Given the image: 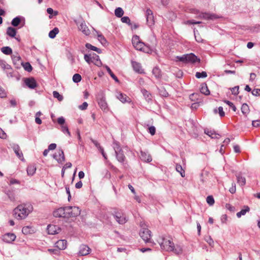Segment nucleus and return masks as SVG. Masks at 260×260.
Wrapping results in <instances>:
<instances>
[{"instance_id": "9d476101", "label": "nucleus", "mask_w": 260, "mask_h": 260, "mask_svg": "<svg viewBox=\"0 0 260 260\" xmlns=\"http://www.w3.org/2000/svg\"><path fill=\"white\" fill-rule=\"evenodd\" d=\"M196 17L197 18L203 19L205 20H214L218 18L214 14L206 12H201L200 15H197Z\"/></svg>"}, {"instance_id": "4468645a", "label": "nucleus", "mask_w": 260, "mask_h": 260, "mask_svg": "<svg viewBox=\"0 0 260 260\" xmlns=\"http://www.w3.org/2000/svg\"><path fill=\"white\" fill-rule=\"evenodd\" d=\"M53 157L59 164H61L65 160L64 153L62 149H60L58 150V154H57L56 153L54 154Z\"/></svg>"}, {"instance_id": "58836bf2", "label": "nucleus", "mask_w": 260, "mask_h": 260, "mask_svg": "<svg viewBox=\"0 0 260 260\" xmlns=\"http://www.w3.org/2000/svg\"><path fill=\"white\" fill-rule=\"evenodd\" d=\"M124 14V11L120 7L117 8L115 10V15L116 17L120 18Z\"/></svg>"}, {"instance_id": "603ef678", "label": "nucleus", "mask_w": 260, "mask_h": 260, "mask_svg": "<svg viewBox=\"0 0 260 260\" xmlns=\"http://www.w3.org/2000/svg\"><path fill=\"white\" fill-rule=\"evenodd\" d=\"M207 76V73L203 71L202 72H197L196 74V77L197 78H206Z\"/></svg>"}, {"instance_id": "9b49d317", "label": "nucleus", "mask_w": 260, "mask_h": 260, "mask_svg": "<svg viewBox=\"0 0 260 260\" xmlns=\"http://www.w3.org/2000/svg\"><path fill=\"white\" fill-rule=\"evenodd\" d=\"M113 215L117 222L119 224H124L127 221L125 216L122 213L118 211H115L113 213Z\"/></svg>"}, {"instance_id": "72a5a7b5", "label": "nucleus", "mask_w": 260, "mask_h": 260, "mask_svg": "<svg viewBox=\"0 0 260 260\" xmlns=\"http://www.w3.org/2000/svg\"><path fill=\"white\" fill-rule=\"evenodd\" d=\"M85 47L87 49L96 51L98 53H102V50L100 48H98L96 47H95L89 43H86L85 44Z\"/></svg>"}, {"instance_id": "79ce46f5", "label": "nucleus", "mask_w": 260, "mask_h": 260, "mask_svg": "<svg viewBox=\"0 0 260 260\" xmlns=\"http://www.w3.org/2000/svg\"><path fill=\"white\" fill-rule=\"evenodd\" d=\"M213 112L215 114L218 113L221 117H222L225 115L224 112L223 111V108L222 107H218V110L217 109H214Z\"/></svg>"}, {"instance_id": "6e6552de", "label": "nucleus", "mask_w": 260, "mask_h": 260, "mask_svg": "<svg viewBox=\"0 0 260 260\" xmlns=\"http://www.w3.org/2000/svg\"><path fill=\"white\" fill-rule=\"evenodd\" d=\"M76 25L78 26L79 30L81 31L83 34L86 36H88L90 34V31L86 25L84 20L75 21Z\"/></svg>"}, {"instance_id": "f8f14e48", "label": "nucleus", "mask_w": 260, "mask_h": 260, "mask_svg": "<svg viewBox=\"0 0 260 260\" xmlns=\"http://www.w3.org/2000/svg\"><path fill=\"white\" fill-rule=\"evenodd\" d=\"M66 207H61L57 209L53 212V216L55 217H64L67 218L66 215Z\"/></svg>"}, {"instance_id": "0e129e2a", "label": "nucleus", "mask_w": 260, "mask_h": 260, "mask_svg": "<svg viewBox=\"0 0 260 260\" xmlns=\"http://www.w3.org/2000/svg\"><path fill=\"white\" fill-rule=\"evenodd\" d=\"M225 208H226V209H227L228 210H229V211H230L231 212H234L235 210V207L233 206L232 205H231L230 204H226Z\"/></svg>"}, {"instance_id": "c9c22d12", "label": "nucleus", "mask_w": 260, "mask_h": 260, "mask_svg": "<svg viewBox=\"0 0 260 260\" xmlns=\"http://www.w3.org/2000/svg\"><path fill=\"white\" fill-rule=\"evenodd\" d=\"M98 35V40L103 44L106 45L107 44V41L104 36L100 32H96Z\"/></svg>"}, {"instance_id": "dca6fc26", "label": "nucleus", "mask_w": 260, "mask_h": 260, "mask_svg": "<svg viewBox=\"0 0 260 260\" xmlns=\"http://www.w3.org/2000/svg\"><path fill=\"white\" fill-rule=\"evenodd\" d=\"M91 251V249L85 244H82L79 248V253L80 255L85 256L88 255Z\"/></svg>"}, {"instance_id": "7c9ffc66", "label": "nucleus", "mask_w": 260, "mask_h": 260, "mask_svg": "<svg viewBox=\"0 0 260 260\" xmlns=\"http://www.w3.org/2000/svg\"><path fill=\"white\" fill-rule=\"evenodd\" d=\"M6 33L9 36L14 38L16 35V29L12 27H9L7 29Z\"/></svg>"}, {"instance_id": "7ed1b4c3", "label": "nucleus", "mask_w": 260, "mask_h": 260, "mask_svg": "<svg viewBox=\"0 0 260 260\" xmlns=\"http://www.w3.org/2000/svg\"><path fill=\"white\" fill-rule=\"evenodd\" d=\"M176 58L179 61L184 63H195L196 61H200V59L193 53L186 54L182 56H177Z\"/></svg>"}, {"instance_id": "c756f323", "label": "nucleus", "mask_w": 260, "mask_h": 260, "mask_svg": "<svg viewBox=\"0 0 260 260\" xmlns=\"http://www.w3.org/2000/svg\"><path fill=\"white\" fill-rule=\"evenodd\" d=\"M200 91L202 93L206 95L210 94V91L206 83H203L201 85V87L200 88Z\"/></svg>"}, {"instance_id": "ddd939ff", "label": "nucleus", "mask_w": 260, "mask_h": 260, "mask_svg": "<svg viewBox=\"0 0 260 260\" xmlns=\"http://www.w3.org/2000/svg\"><path fill=\"white\" fill-rule=\"evenodd\" d=\"M16 236L13 233H8L3 236L2 240L6 243H11L15 241Z\"/></svg>"}, {"instance_id": "f257e3e1", "label": "nucleus", "mask_w": 260, "mask_h": 260, "mask_svg": "<svg viewBox=\"0 0 260 260\" xmlns=\"http://www.w3.org/2000/svg\"><path fill=\"white\" fill-rule=\"evenodd\" d=\"M32 210L33 207L31 204H21L18 205L14 209V215L15 217L18 219H24L28 215Z\"/></svg>"}, {"instance_id": "de8ad7c7", "label": "nucleus", "mask_w": 260, "mask_h": 260, "mask_svg": "<svg viewBox=\"0 0 260 260\" xmlns=\"http://www.w3.org/2000/svg\"><path fill=\"white\" fill-rule=\"evenodd\" d=\"M159 93L161 96L164 97H168L169 96L168 92L164 87L159 88Z\"/></svg>"}, {"instance_id": "39448f33", "label": "nucleus", "mask_w": 260, "mask_h": 260, "mask_svg": "<svg viewBox=\"0 0 260 260\" xmlns=\"http://www.w3.org/2000/svg\"><path fill=\"white\" fill-rule=\"evenodd\" d=\"M66 213L67 218L76 217L80 214V210L78 207L67 206Z\"/></svg>"}, {"instance_id": "cd10ccee", "label": "nucleus", "mask_w": 260, "mask_h": 260, "mask_svg": "<svg viewBox=\"0 0 260 260\" xmlns=\"http://www.w3.org/2000/svg\"><path fill=\"white\" fill-rule=\"evenodd\" d=\"M92 61H94L93 63L97 66H100L102 64V62L100 59L99 56L95 53L91 54Z\"/></svg>"}, {"instance_id": "412c9836", "label": "nucleus", "mask_w": 260, "mask_h": 260, "mask_svg": "<svg viewBox=\"0 0 260 260\" xmlns=\"http://www.w3.org/2000/svg\"><path fill=\"white\" fill-rule=\"evenodd\" d=\"M115 153L117 160L120 163L123 164L126 158L124 154L123 150H121L120 151H116Z\"/></svg>"}, {"instance_id": "1a4fd4ad", "label": "nucleus", "mask_w": 260, "mask_h": 260, "mask_svg": "<svg viewBox=\"0 0 260 260\" xmlns=\"http://www.w3.org/2000/svg\"><path fill=\"white\" fill-rule=\"evenodd\" d=\"M147 24L149 27H151L154 24V19L152 11L150 9H147L145 13Z\"/></svg>"}, {"instance_id": "6e6d98bb", "label": "nucleus", "mask_w": 260, "mask_h": 260, "mask_svg": "<svg viewBox=\"0 0 260 260\" xmlns=\"http://www.w3.org/2000/svg\"><path fill=\"white\" fill-rule=\"evenodd\" d=\"M121 20L123 23H127L128 25L131 24V20H130L129 18L127 16H124L123 17H121Z\"/></svg>"}, {"instance_id": "e2e57ef3", "label": "nucleus", "mask_w": 260, "mask_h": 260, "mask_svg": "<svg viewBox=\"0 0 260 260\" xmlns=\"http://www.w3.org/2000/svg\"><path fill=\"white\" fill-rule=\"evenodd\" d=\"M57 122L60 125V126L61 125H64V124L65 123V119L63 117H60L57 119Z\"/></svg>"}, {"instance_id": "4be33fe9", "label": "nucleus", "mask_w": 260, "mask_h": 260, "mask_svg": "<svg viewBox=\"0 0 260 260\" xmlns=\"http://www.w3.org/2000/svg\"><path fill=\"white\" fill-rule=\"evenodd\" d=\"M132 67L133 68L134 70L139 74H142L144 73L143 70L142 68L141 65L139 62L136 61H132Z\"/></svg>"}, {"instance_id": "13d9d810", "label": "nucleus", "mask_w": 260, "mask_h": 260, "mask_svg": "<svg viewBox=\"0 0 260 260\" xmlns=\"http://www.w3.org/2000/svg\"><path fill=\"white\" fill-rule=\"evenodd\" d=\"M239 86H235L231 89V91L233 94L237 95L239 93Z\"/></svg>"}, {"instance_id": "20e7f679", "label": "nucleus", "mask_w": 260, "mask_h": 260, "mask_svg": "<svg viewBox=\"0 0 260 260\" xmlns=\"http://www.w3.org/2000/svg\"><path fill=\"white\" fill-rule=\"evenodd\" d=\"M96 100L100 107L102 110L106 111L108 110V105L106 101L105 96L102 91L98 93Z\"/></svg>"}, {"instance_id": "ea45409f", "label": "nucleus", "mask_w": 260, "mask_h": 260, "mask_svg": "<svg viewBox=\"0 0 260 260\" xmlns=\"http://www.w3.org/2000/svg\"><path fill=\"white\" fill-rule=\"evenodd\" d=\"M61 131L64 134H67L69 137L71 136V133L69 131V128L67 125H61L60 126Z\"/></svg>"}, {"instance_id": "f704fd0d", "label": "nucleus", "mask_w": 260, "mask_h": 260, "mask_svg": "<svg viewBox=\"0 0 260 260\" xmlns=\"http://www.w3.org/2000/svg\"><path fill=\"white\" fill-rule=\"evenodd\" d=\"M22 232L25 235L30 234L34 233V230L30 226H26L22 228Z\"/></svg>"}, {"instance_id": "e433bc0d", "label": "nucleus", "mask_w": 260, "mask_h": 260, "mask_svg": "<svg viewBox=\"0 0 260 260\" xmlns=\"http://www.w3.org/2000/svg\"><path fill=\"white\" fill-rule=\"evenodd\" d=\"M59 32V29L57 27L54 28L49 33V37L51 39H54L56 35Z\"/></svg>"}, {"instance_id": "774afa93", "label": "nucleus", "mask_w": 260, "mask_h": 260, "mask_svg": "<svg viewBox=\"0 0 260 260\" xmlns=\"http://www.w3.org/2000/svg\"><path fill=\"white\" fill-rule=\"evenodd\" d=\"M252 125L253 127H258L260 126V120H253L252 122Z\"/></svg>"}, {"instance_id": "a18cd8bd", "label": "nucleus", "mask_w": 260, "mask_h": 260, "mask_svg": "<svg viewBox=\"0 0 260 260\" xmlns=\"http://www.w3.org/2000/svg\"><path fill=\"white\" fill-rule=\"evenodd\" d=\"M20 22H21L20 18L19 17H16L12 20V21L11 22V24L13 26L16 27V26H18V25L20 24Z\"/></svg>"}, {"instance_id": "3c124183", "label": "nucleus", "mask_w": 260, "mask_h": 260, "mask_svg": "<svg viewBox=\"0 0 260 260\" xmlns=\"http://www.w3.org/2000/svg\"><path fill=\"white\" fill-rule=\"evenodd\" d=\"M113 147L114 149L115 152L122 150L119 143L116 141H114Z\"/></svg>"}, {"instance_id": "8fccbe9b", "label": "nucleus", "mask_w": 260, "mask_h": 260, "mask_svg": "<svg viewBox=\"0 0 260 260\" xmlns=\"http://www.w3.org/2000/svg\"><path fill=\"white\" fill-rule=\"evenodd\" d=\"M81 76L79 74H75L73 76V81L75 83H78L81 80Z\"/></svg>"}, {"instance_id": "a19ab883", "label": "nucleus", "mask_w": 260, "mask_h": 260, "mask_svg": "<svg viewBox=\"0 0 260 260\" xmlns=\"http://www.w3.org/2000/svg\"><path fill=\"white\" fill-rule=\"evenodd\" d=\"M21 64L23 66L24 70L27 72H30L32 70V68L29 62H21Z\"/></svg>"}, {"instance_id": "09e8293b", "label": "nucleus", "mask_w": 260, "mask_h": 260, "mask_svg": "<svg viewBox=\"0 0 260 260\" xmlns=\"http://www.w3.org/2000/svg\"><path fill=\"white\" fill-rule=\"evenodd\" d=\"M53 95L54 98H56L60 102L63 100V96L60 94L59 92L56 91H54L53 92Z\"/></svg>"}, {"instance_id": "393cba45", "label": "nucleus", "mask_w": 260, "mask_h": 260, "mask_svg": "<svg viewBox=\"0 0 260 260\" xmlns=\"http://www.w3.org/2000/svg\"><path fill=\"white\" fill-rule=\"evenodd\" d=\"M237 178V182L239 185L243 186L245 185L246 183V179L242 175L241 173H237L236 175Z\"/></svg>"}, {"instance_id": "4c0bfd02", "label": "nucleus", "mask_w": 260, "mask_h": 260, "mask_svg": "<svg viewBox=\"0 0 260 260\" xmlns=\"http://www.w3.org/2000/svg\"><path fill=\"white\" fill-rule=\"evenodd\" d=\"M2 52L6 55H10L12 53V50L10 47H3L1 48Z\"/></svg>"}, {"instance_id": "f3484780", "label": "nucleus", "mask_w": 260, "mask_h": 260, "mask_svg": "<svg viewBox=\"0 0 260 260\" xmlns=\"http://www.w3.org/2000/svg\"><path fill=\"white\" fill-rule=\"evenodd\" d=\"M140 153V158L142 161L147 162H149L152 161L151 156L148 153V152L141 150Z\"/></svg>"}, {"instance_id": "338daca9", "label": "nucleus", "mask_w": 260, "mask_h": 260, "mask_svg": "<svg viewBox=\"0 0 260 260\" xmlns=\"http://www.w3.org/2000/svg\"><path fill=\"white\" fill-rule=\"evenodd\" d=\"M251 93H252L253 95L259 96V95H260V89H259V88L254 89L252 91Z\"/></svg>"}, {"instance_id": "bb28decb", "label": "nucleus", "mask_w": 260, "mask_h": 260, "mask_svg": "<svg viewBox=\"0 0 260 260\" xmlns=\"http://www.w3.org/2000/svg\"><path fill=\"white\" fill-rule=\"evenodd\" d=\"M36 171V167L34 164H30L27 168V173L29 176H32Z\"/></svg>"}, {"instance_id": "2f4dec72", "label": "nucleus", "mask_w": 260, "mask_h": 260, "mask_svg": "<svg viewBox=\"0 0 260 260\" xmlns=\"http://www.w3.org/2000/svg\"><path fill=\"white\" fill-rule=\"evenodd\" d=\"M244 209L238 212L236 214L238 218H240L241 216L245 215L247 212L250 211V208L248 206H245Z\"/></svg>"}, {"instance_id": "aec40b11", "label": "nucleus", "mask_w": 260, "mask_h": 260, "mask_svg": "<svg viewBox=\"0 0 260 260\" xmlns=\"http://www.w3.org/2000/svg\"><path fill=\"white\" fill-rule=\"evenodd\" d=\"M24 82L26 85L31 89H34L37 86V83L35 80L32 78H26Z\"/></svg>"}, {"instance_id": "a211bd4d", "label": "nucleus", "mask_w": 260, "mask_h": 260, "mask_svg": "<svg viewBox=\"0 0 260 260\" xmlns=\"http://www.w3.org/2000/svg\"><path fill=\"white\" fill-rule=\"evenodd\" d=\"M12 148L17 156L22 161H24V158L23 155L22 151L20 150L19 145L17 144H13Z\"/></svg>"}, {"instance_id": "6ab92c4d", "label": "nucleus", "mask_w": 260, "mask_h": 260, "mask_svg": "<svg viewBox=\"0 0 260 260\" xmlns=\"http://www.w3.org/2000/svg\"><path fill=\"white\" fill-rule=\"evenodd\" d=\"M11 57L13 63L16 66L17 68H18L19 66L21 64V62H22L21 61V57L19 54L17 52H15L11 56Z\"/></svg>"}, {"instance_id": "5701e85b", "label": "nucleus", "mask_w": 260, "mask_h": 260, "mask_svg": "<svg viewBox=\"0 0 260 260\" xmlns=\"http://www.w3.org/2000/svg\"><path fill=\"white\" fill-rule=\"evenodd\" d=\"M67 242L65 240H59L55 243V246L59 250L65 249L67 247Z\"/></svg>"}, {"instance_id": "37998d69", "label": "nucleus", "mask_w": 260, "mask_h": 260, "mask_svg": "<svg viewBox=\"0 0 260 260\" xmlns=\"http://www.w3.org/2000/svg\"><path fill=\"white\" fill-rule=\"evenodd\" d=\"M105 68L107 71V72H108V73L109 74V75H110V76L116 81V82H119V80L117 78V77L113 74V73L112 72L111 70L110 69V68L107 66H105Z\"/></svg>"}, {"instance_id": "4d7b16f0", "label": "nucleus", "mask_w": 260, "mask_h": 260, "mask_svg": "<svg viewBox=\"0 0 260 260\" xmlns=\"http://www.w3.org/2000/svg\"><path fill=\"white\" fill-rule=\"evenodd\" d=\"M206 241L209 244L210 246L213 247L214 245V241L210 236L207 237L205 238Z\"/></svg>"}, {"instance_id": "0eeeda50", "label": "nucleus", "mask_w": 260, "mask_h": 260, "mask_svg": "<svg viewBox=\"0 0 260 260\" xmlns=\"http://www.w3.org/2000/svg\"><path fill=\"white\" fill-rule=\"evenodd\" d=\"M133 46L138 50L145 51V44L140 40L139 37L136 35L133 36L132 40Z\"/></svg>"}, {"instance_id": "2eb2a0df", "label": "nucleus", "mask_w": 260, "mask_h": 260, "mask_svg": "<svg viewBox=\"0 0 260 260\" xmlns=\"http://www.w3.org/2000/svg\"><path fill=\"white\" fill-rule=\"evenodd\" d=\"M48 233L50 235H54L58 233L60 231V228L56 225L50 224L47 226Z\"/></svg>"}, {"instance_id": "680f3d73", "label": "nucleus", "mask_w": 260, "mask_h": 260, "mask_svg": "<svg viewBox=\"0 0 260 260\" xmlns=\"http://www.w3.org/2000/svg\"><path fill=\"white\" fill-rule=\"evenodd\" d=\"M149 131V133L152 135V136H153L155 135V132H156V129H155V127L154 126H151L149 127L148 128Z\"/></svg>"}, {"instance_id": "423d86ee", "label": "nucleus", "mask_w": 260, "mask_h": 260, "mask_svg": "<svg viewBox=\"0 0 260 260\" xmlns=\"http://www.w3.org/2000/svg\"><path fill=\"white\" fill-rule=\"evenodd\" d=\"M151 232L147 228H143L140 231V236L146 242L151 243Z\"/></svg>"}, {"instance_id": "f03ea898", "label": "nucleus", "mask_w": 260, "mask_h": 260, "mask_svg": "<svg viewBox=\"0 0 260 260\" xmlns=\"http://www.w3.org/2000/svg\"><path fill=\"white\" fill-rule=\"evenodd\" d=\"M159 244L162 250L166 251L175 252L174 244L170 238L168 239L165 237H162L158 241Z\"/></svg>"}, {"instance_id": "69168bd1", "label": "nucleus", "mask_w": 260, "mask_h": 260, "mask_svg": "<svg viewBox=\"0 0 260 260\" xmlns=\"http://www.w3.org/2000/svg\"><path fill=\"white\" fill-rule=\"evenodd\" d=\"M47 12L49 14H53L54 16H56L58 13L57 11H54L51 8H47Z\"/></svg>"}, {"instance_id": "49530a36", "label": "nucleus", "mask_w": 260, "mask_h": 260, "mask_svg": "<svg viewBox=\"0 0 260 260\" xmlns=\"http://www.w3.org/2000/svg\"><path fill=\"white\" fill-rule=\"evenodd\" d=\"M152 73L156 78H159L161 76L160 70L156 67L153 68Z\"/></svg>"}, {"instance_id": "5fc2aeb1", "label": "nucleus", "mask_w": 260, "mask_h": 260, "mask_svg": "<svg viewBox=\"0 0 260 260\" xmlns=\"http://www.w3.org/2000/svg\"><path fill=\"white\" fill-rule=\"evenodd\" d=\"M84 58L85 60L88 63L94 62V61H92L91 54H85L84 56Z\"/></svg>"}, {"instance_id": "a878e982", "label": "nucleus", "mask_w": 260, "mask_h": 260, "mask_svg": "<svg viewBox=\"0 0 260 260\" xmlns=\"http://www.w3.org/2000/svg\"><path fill=\"white\" fill-rule=\"evenodd\" d=\"M116 97L123 103L126 102H129V100H130V99L126 94H123L121 92L117 93Z\"/></svg>"}, {"instance_id": "c03bdc74", "label": "nucleus", "mask_w": 260, "mask_h": 260, "mask_svg": "<svg viewBox=\"0 0 260 260\" xmlns=\"http://www.w3.org/2000/svg\"><path fill=\"white\" fill-rule=\"evenodd\" d=\"M249 111L248 106L246 104H243L241 107V112L244 115H246Z\"/></svg>"}, {"instance_id": "473e14b6", "label": "nucleus", "mask_w": 260, "mask_h": 260, "mask_svg": "<svg viewBox=\"0 0 260 260\" xmlns=\"http://www.w3.org/2000/svg\"><path fill=\"white\" fill-rule=\"evenodd\" d=\"M176 170L177 172L179 173L182 177H184L185 176V171L182 167L178 164L176 165Z\"/></svg>"}, {"instance_id": "b1692460", "label": "nucleus", "mask_w": 260, "mask_h": 260, "mask_svg": "<svg viewBox=\"0 0 260 260\" xmlns=\"http://www.w3.org/2000/svg\"><path fill=\"white\" fill-rule=\"evenodd\" d=\"M205 133L212 139H219L220 137L219 134L216 133L214 130L206 129H205Z\"/></svg>"}, {"instance_id": "bf43d9fd", "label": "nucleus", "mask_w": 260, "mask_h": 260, "mask_svg": "<svg viewBox=\"0 0 260 260\" xmlns=\"http://www.w3.org/2000/svg\"><path fill=\"white\" fill-rule=\"evenodd\" d=\"M224 102L227 104L230 107L232 108V110L234 111H236V110H237V108L236 107H235V106L233 104V103H232L231 102L229 101H225Z\"/></svg>"}, {"instance_id": "864d4df0", "label": "nucleus", "mask_w": 260, "mask_h": 260, "mask_svg": "<svg viewBox=\"0 0 260 260\" xmlns=\"http://www.w3.org/2000/svg\"><path fill=\"white\" fill-rule=\"evenodd\" d=\"M206 201L207 203L210 206L213 205L214 203V199L212 196H208L206 198Z\"/></svg>"}, {"instance_id": "052dcab7", "label": "nucleus", "mask_w": 260, "mask_h": 260, "mask_svg": "<svg viewBox=\"0 0 260 260\" xmlns=\"http://www.w3.org/2000/svg\"><path fill=\"white\" fill-rule=\"evenodd\" d=\"M1 66L4 69L8 70L11 69L10 66L8 64H7L5 61H2L1 62Z\"/></svg>"}, {"instance_id": "c85d7f7f", "label": "nucleus", "mask_w": 260, "mask_h": 260, "mask_svg": "<svg viewBox=\"0 0 260 260\" xmlns=\"http://www.w3.org/2000/svg\"><path fill=\"white\" fill-rule=\"evenodd\" d=\"M141 92L144 96L145 100L149 102L152 100V95L151 93L145 89H142Z\"/></svg>"}]
</instances>
